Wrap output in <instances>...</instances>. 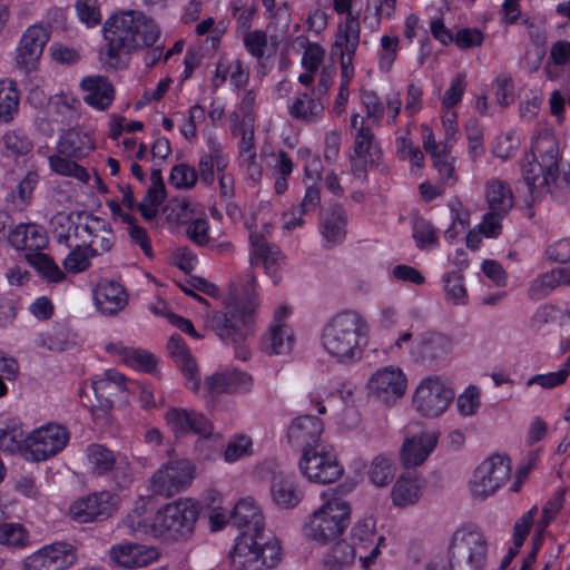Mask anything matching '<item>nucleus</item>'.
<instances>
[{
	"label": "nucleus",
	"instance_id": "f257e3e1",
	"mask_svg": "<svg viewBox=\"0 0 570 570\" xmlns=\"http://www.w3.org/2000/svg\"><path fill=\"white\" fill-rule=\"evenodd\" d=\"M102 31L107 43L100 51V60L115 70L126 68L134 51L154 46L160 35L154 20L136 10L111 16Z\"/></svg>",
	"mask_w": 570,
	"mask_h": 570
},
{
	"label": "nucleus",
	"instance_id": "f03ea898",
	"mask_svg": "<svg viewBox=\"0 0 570 570\" xmlns=\"http://www.w3.org/2000/svg\"><path fill=\"white\" fill-rule=\"evenodd\" d=\"M255 282V276L248 273L244 283H233L225 311L214 313L208 321L222 342L233 346L235 356L243 361L249 357L247 340L253 334V315L258 307Z\"/></svg>",
	"mask_w": 570,
	"mask_h": 570
},
{
	"label": "nucleus",
	"instance_id": "7ed1b4c3",
	"mask_svg": "<svg viewBox=\"0 0 570 570\" xmlns=\"http://www.w3.org/2000/svg\"><path fill=\"white\" fill-rule=\"evenodd\" d=\"M559 147L550 134L539 135L531 148L530 159L522 166V177L533 202L544 193L559 200L570 199V173L559 171Z\"/></svg>",
	"mask_w": 570,
	"mask_h": 570
},
{
	"label": "nucleus",
	"instance_id": "20e7f679",
	"mask_svg": "<svg viewBox=\"0 0 570 570\" xmlns=\"http://www.w3.org/2000/svg\"><path fill=\"white\" fill-rule=\"evenodd\" d=\"M368 325L361 314L344 311L334 315L323 327L321 342L325 352L344 365L363 358Z\"/></svg>",
	"mask_w": 570,
	"mask_h": 570
},
{
	"label": "nucleus",
	"instance_id": "39448f33",
	"mask_svg": "<svg viewBox=\"0 0 570 570\" xmlns=\"http://www.w3.org/2000/svg\"><path fill=\"white\" fill-rule=\"evenodd\" d=\"M239 533L229 553L235 570H265L277 566L282 549L277 538L266 531L254 537Z\"/></svg>",
	"mask_w": 570,
	"mask_h": 570
},
{
	"label": "nucleus",
	"instance_id": "423d86ee",
	"mask_svg": "<svg viewBox=\"0 0 570 570\" xmlns=\"http://www.w3.org/2000/svg\"><path fill=\"white\" fill-rule=\"evenodd\" d=\"M351 509L346 501L333 499L323 504L304 527V534L321 544L338 538L350 523Z\"/></svg>",
	"mask_w": 570,
	"mask_h": 570
},
{
	"label": "nucleus",
	"instance_id": "0eeeda50",
	"mask_svg": "<svg viewBox=\"0 0 570 570\" xmlns=\"http://www.w3.org/2000/svg\"><path fill=\"white\" fill-rule=\"evenodd\" d=\"M488 543L480 531L456 532L449 548L450 570H483Z\"/></svg>",
	"mask_w": 570,
	"mask_h": 570
},
{
	"label": "nucleus",
	"instance_id": "6e6552de",
	"mask_svg": "<svg viewBox=\"0 0 570 570\" xmlns=\"http://www.w3.org/2000/svg\"><path fill=\"white\" fill-rule=\"evenodd\" d=\"M86 455L92 474L110 476L119 489L128 488L132 482V468L125 455L99 443L88 445Z\"/></svg>",
	"mask_w": 570,
	"mask_h": 570
},
{
	"label": "nucleus",
	"instance_id": "1a4fd4ad",
	"mask_svg": "<svg viewBox=\"0 0 570 570\" xmlns=\"http://www.w3.org/2000/svg\"><path fill=\"white\" fill-rule=\"evenodd\" d=\"M510 459L493 454L483 461L474 471L470 481V490L474 498L487 499L492 495L510 478Z\"/></svg>",
	"mask_w": 570,
	"mask_h": 570
},
{
	"label": "nucleus",
	"instance_id": "9d476101",
	"mask_svg": "<svg viewBox=\"0 0 570 570\" xmlns=\"http://www.w3.org/2000/svg\"><path fill=\"white\" fill-rule=\"evenodd\" d=\"M299 469L309 481L321 484L335 482L343 474L336 455L325 445L305 450L299 460Z\"/></svg>",
	"mask_w": 570,
	"mask_h": 570
},
{
	"label": "nucleus",
	"instance_id": "9b49d317",
	"mask_svg": "<svg viewBox=\"0 0 570 570\" xmlns=\"http://www.w3.org/2000/svg\"><path fill=\"white\" fill-rule=\"evenodd\" d=\"M454 396V391L439 376H429L416 387L413 405L421 415L435 417L448 409Z\"/></svg>",
	"mask_w": 570,
	"mask_h": 570
},
{
	"label": "nucleus",
	"instance_id": "f8f14e48",
	"mask_svg": "<svg viewBox=\"0 0 570 570\" xmlns=\"http://www.w3.org/2000/svg\"><path fill=\"white\" fill-rule=\"evenodd\" d=\"M119 505L118 497L109 491L94 492L79 498L69 507L68 513L77 523L102 522L109 519Z\"/></svg>",
	"mask_w": 570,
	"mask_h": 570
},
{
	"label": "nucleus",
	"instance_id": "ddd939ff",
	"mask_svg": "<svg viewBox=\"0 0 570 570\" xmlns=\"http://www.w3.org/2000/svg\"><path fill=\"white\" fill-rule=\"evenodd\" d=\"M70 440L69 430L48 423L29 433V454L32 461H46L60 453Z\"/></svg>",
	"mask_w": 570,
	"mask_h": 570
},
{
	"label": "nucleus",
	"instance_id": "4468645a",
	"mask_svg": "<svg viewBox=\"0 0 570 570\" xmlns=\"http://www.w3.org/2000/svg\"><path fill=\"white\" fill-rule=\"evenodd\" d=\"M77 561L76 548L65 541L42 547L24 560V570H65Z\"/></svg>",
	"mask_w": 570,
	"mask_h": 570
},
{
	"label": "nucleus",
	"instance_id": "2eb2a0df",
	"mask_svg": "<svg viewBox=\"0 0 570 570\" xmlns=\"http://www.w3.org/2000/svg\"><path fill=\"white\" fill-rule=\"evenodd\" d=\"M452 347L450 336L436 331H426L416 338L411 355L417 363L439 365L448 358Z\"/></svg>",
	"mask_w": 570,
	"mask_h": 570
},
{
	"label": "nucleus",
	"instance_id": "dca6fc26",
	"mask_svg": "<svg viewBox=\"0 0 570 570\" xmlns=\"http://www.w3.org/2000/svg\"><path fill=\"white\" fill-rule=\"evenodd\" d=\"M50 33V24H33L24 31L17 50V65L21 70L26 72L36 70Z\"/></svg>",
	"mask_w": 570,
	"mask_h": 570
},
{
	"label": "nucleus",
	"instance_id": "f3484780",
	"mask_svg": "<svg viewBox=\"0 0 570 570\" xmlns=\"http://www.w3.org/2000/svg\"><path fill=\"white\" fill-rule=\"evenodd\" d=\"M406 383V376L401 368L385 366L371 376L367 386L377 400L391 404L405 394Z\"/></svg>",
	"mask_w": 570,
	"mask_h": 570
},
{
	"label": "nucleus",
	"instance_id": "a211bd4d",
	"mask_svg": "<svg viewBox=\"0 0 570 570\" xmlns=\"http://www.w3.org/2000/svg\"><path fill=\"white\" fill-rule=\"evenodd\" d=\"M352 547L357 548L360 561L368 567L380 554V546L384 537L375 534V521L372 518L364 519L354 524L351 532Z\"/></svg>",
	"mask_w": 570,
	"mask_h": 570
},
{
	"label": "nucleus",
	"instance_id": "6ab92c4d",
	"mask_svg": "<svg viewBox=\"0 0 570 570\" xmlns=\"http://www.w3.org/2000/svg\"><path fill=\"white\" fill-rule=\"evenodd\" d=\"M440 433L436 431H422L404 440L401 448V462L406 468H416L425 462L435 449Z\"/></svg>",
	"mask_w": 570,
	"mask_h": 570
},
{
	"label": "nucleus",
	"instance_id": "aec40b11",
	"mask_svg": "<svg viewBox=\"0 0 570 570\" xmlns=\"http://www.w3.org/2000/svg\"><path fill=\"white\" fill-rule=\"evenodd\" d=\"M110 559L120 567L132 569L145 567L159 557L156 548L139 543H120L109 549Z\"/></svg>",
	"mask_w": 570,
	"mask_h": 570
},
{
	"label": "nucleus",
	"instance_id": "412c9836",
	"mask_svg": "<svg viewBox=\"0 0 570 570\" xmlns=\"http://www.w3.org/2000/svg\"><path fill=\"white\" fill-rule=\"evenodd\" d=\"M323 422L313 415L297 416L291 423L287 432L288 442L293 446L302 448L303 452L307 449H314L320 443L323 433Z\"/></svg>",
	"mask_w": 570,
	"mask_h": 570
},
{
	"label": "nucleus",
	"instance_id": "4be33fe9",
	"mask_svg": "<svg viewBox=\"0 0 570 570\" xmlns=\"http://www.w3.org/2000/svg\"><path fill=\"white\" fill-rule=\"evenodd\" d=\"M204 216L200 205L180 198V224L186 225V236L198 246H205L209 243V225Z\"/></svg>",
	"mask_w": 570,
	"mask_h": 570
},
{
	"label": "nucleus",
	"instance_id": "5701e85b",
	"mask_svg": "<svg viewBox=\"0 0 570 570\" xmlns=\"http://www.w3.org/2000/svg\"><path fill=\"white\" fill-rule=\"evenodd\" d=\"M94 301L102 314L115 315L127 305L128 294L121 284L101 279L94 288Z\"/></svg>",
	"mask_w": 570,
	"mask_h": 570
},
{
	"label": "nucleus",
	"instance_id": "b1692460",
	"mask_svg": "<svg viewBox=\"0 0 570 570\" xmlns=\"http://www.w3.org/2000/svg\"><path fill=\"white\" fill-rule=\"evenodd\" d=\"M232 523L240 530V533L249 532L254 537L265 531V521L259 507L253 498L240 499L230 514Z\"/></svg>",
	"mask_w": 570,
	"mask_h": 570
},
{
	"label": "nucleus",
	"instance_id": "393cba45",
	"mask_svg": "<svg viewBox=\"0 0 570 570\" xmlns=\"http://www.w3.org/2000/svg\"><path fill=\"white\" fill-rule=\"evenodd\" d=\"M252 246V265L263 264L267 274L274 277L273 283L278 284L279 277L276 272L283 261L281 249L274 244H269L261 234L253 233L249 236Z\"/></svg>",
	"mask_w": 570,
	"mask_h": 570
},
{
	"label": "nucleus",
	"instance_id": "a878e982",
	"mask_svg": "<svg viewBox=\"0 0 570 570\" xmlns=\"http://www.w3.org/2000/svg\"><path fill=\"white\" fill-rule=\"evenodd\" d=\"M271 495L273 502L278 507L292 509L302 501L304 493L294 476L284 472H276L271 480Z\"/></svg>",
	"mask_w": 570,
	"mask_h": 570
},
{
	"label": "nucleus",
	"instance_id": "bb28decb",
	"mask_svg": "<svg viewBox=\"0 0 570 570\" xmlns=\"http://www.w3.org/2000/svg\"><path fill=\"white\" fill-rule=\"evenodd\" d=\"M205 389L214 393L248 392L252 389V376L240 371H224L205 379Z\"/></svg>",
	"mask_w": 570,
	"mask_h": 570
},
{
	"label": "nucleus",
	"instance_id": "cd10ccee",
	"mask_svg": "<svg viewBox=\"0 0 570 570\" xmlns=\"http://www.w3.org/2000/svg\"><path fill=\"white\" fill-rule=\"evenodd\" d=\"M125 382V375L112 370L106 371L102 379L94 381L91 384L97 402H105L112 406L116 400L128 402Z\"/></svg>",
	"mask_w": 570,
	"mask_h": 570
},
{
	"label": "nucleus",
	"instance_id": "c85d7f7f",
	"mask_svg": "<svg viewBox=\"0 0 570 570\" xmlns=\"http://www.w3.org/2000/svg\"><path fill=\"white\" fill-rule=\"evenodd\" d=\"M320 226L321 233L330 247L342 243L346 236V212L340 205H333L322 210Z\"/></svg>",
	"mask_w": 570,
	"mask_h": 570
},
{
	"label": "nucleus",
	"instance_id": "c756f323",
	"mask_svg": "<svg viewBox=\"0 0 570 570\" xmlns=\"http://www.w3.org/2000/svg\"><path fill=\"white\" fill-rule=\"evenodd\" d=\"M81 89L86 92L83 100L89 106L105 110L115 97L111 82L104 76L86 77L82 79Z\"/></svg>",
	"mask_w": 570,
	"mask_h": 570
},
{
	"label": "nucleus",
	"instance_id": "7c9ffc66",
	"mask_svg": "<svg viewBox=\"0 0 570 570\" xmlns=\"http://www.w3.org/2000/svg\"><path fill=\"white\" fill-rule=\"evenodd\" d=\"M57 149L67 158L80 159L95 149V144L89 135L72 128L61 135Z\"/></svg>",
	"mask_w": 570,
	"mask_h": 570
},
{
	"label": "nucleus",
	"instance_id": "2f4dec72",
	"mask_svg": "<svg viewBox=\"0 0 570 570\" xmlns=\"http://www.w3.org/2000/svg\"><path fill=\"white\" fill-rule=\"evenodd\" d=\"M149 482L154 494L173 498L178 492V462L171 460L163 464Z\"/></svg>",
	"mask_w": 570,
	"mask_h": 570
},
{
	"label": "nucleus",
	"instance_id": "473e14b6",
	"mask_svg": "<svg viewBox=\"0 0 570 570\" xmlns=\"http://www.w3.org/2000/svg\"><path fill=\"white\" fill-rule=\"evenodd\" d=\"M485 199L489 210L505 216L513 207V193L510 185L500 179L487 184Z\"/></svg>",
	"mask_w": 570,
	"mask_h": 570
},
{
	"label": "nucleus",
	"instance_id": "72a5a7b5",
	"mask_svg": "<svg viewBox=\"0 0 570 570\" xmlns=\"http://www.w3.org/2000/svg\"><path fill=\"white\" fill-rule=\"evenodd\" d=\"M560 285H570V269L556 268L541 274L531 283L528 293L533 299H542Z\"/></svg>",
	"mask_w": 570,
	"mask_h": 570
},
{
	"label": "nucleus",
	"instance_id": "f704fd0d",
	"mask_svg": "<svg viewBox=\"0 0 570 570\" xmlns=\"http://www.w3.org/2000/svg\"><path fill=\"white\" fill-rule=\"evenodd\" d=\"M107 350L121 356L122 361L129 366L141 370L146 373H153L157 367V357L146 350L126 347L121 345H109Z\"/></svg>",
	"mask_w": 570,
	"mask_h": 570
},
{
	"label": "nucleus",
	"instance_id": "c9c22d12",
	"mask_svg": "<svg viewBox=\"0 0 570 570\" xmlns=\"http://www.w3.org/2000/svg\"><path fill=\"white\" fill-rule=\"evenodd\" d=\"M293 346V335L285 324H274L263 337L262 350L268 355L289 353Z\"/></svg>",
	"mask_w": 570,
	"mask_h": 570
},
{
	"label": "nucleus",
	"instance_id": "e433bc0d",
	"mask_svg": "<svg viewBox=\"0 0 570 570\" xmlns=\"http://www.w3.org/2000/svg\"><path fill=\"white\" fill-rule=\"evenodd\" d=\"M537 508L533 507L525 512L520 519L517 520L513 528V546L509 548L508 553L502 559L499 570H507L511 564L514 557L519 553L520 548L523 546L525 538L533 524Z\"/></svg>",
	"mask_w": 570,
	"mask_h": 570
},
{
	"label": "nucleus",
	"instance_id": "4c0bfd02",
	"mask_svg": "<svg viewBox=\"0 0 570 570\" xmlns=\"http://www.w3.org/2000/svg\"><path fill=\"white\" fill-rule=\"evenodd\" d=\"M213 430L212 423L204 414L194 410L180 409V431L199 435L198 445H203L212 438H217V435L213 434Z\"/></svg>",
	"mask_w": 570,
	"mask_h": 570
},
{
	"label": "nucleus",
	"instance_id": "58836bf2",
	"mask_svg": "<svg viewBox=\"0 0 570 570\" xmlns=\"http://www.w3.org/2000/svg\"><path fill=\"white\" fill-rule=\"evenodd\" d=\"M0 449L10 453L22 452L30 460L29 434L20 425L7 424L0 428Z\"/></svg>",
	"mask_w": 570,
	"mask_h": 570
},
{
	"label": "nucleus",
	"instance_id": "ea45409f",
	"mask_svg": "<svg viewBox=\"0 0 570 570\" xmlns=\"http://www.w3.org/2000/svg\"><path fill=\"white\" fill-rule=\"evenodd\" d=\"M353 153L356 156H368L370 165L376 166L381 158V149L374 140V132L371 127L361 121L360 128L354 136Z\"/></svg>",
	"mask_w": 570,
	"mask_h": 570
},
{
	"label": "nucleus",
	"instance_id": "a19ab883",
	"mask_svg": "<svg viewBox=\"0 0 570 570\" xmlns=\"http://www.w3.org/2000/svg\"><path fill=\"white\" fill-rule=\"evenodd\" d=\"M178 500H174L159 509L153 522V529L158 537L175 539L178 529Z\"/></svg>",
	"mask_w": 570,
	"mask_h": 570
},
{
	"label": "nucleus",
	"instance_id": "79ce46f5",
	"mask_svg": "<svg viewBox=\"0 0 570 570\" xmlns=\"http://www.w3.org/2000/svg\"><path fill=\"white\" fill-rule=\"evenodd\" d=\"M323 110L324 105L320 99L313 98L309 94L304 92L296 97L288 111L294 119L313 122L321 117Z\"/></svg>",
	"mask_w": 570,
	"mask_h": 570
},
{
	"label": "nucleus",
	"instance_id": "37998d69",
	"mask_svg": "<svg viewBox=\"0 0 570 570\" xmlns=\"http://www.w3.org/2000/svg\"><path fill=\"white\" fill-rule=\"evenodd\" d=\"M357 554V548H353L346 541H338L324 556L323 566L325 570H345L351 567Z\"/></svg>",
	"mask_w": 570,
	"mask_h": 570
},
{
	"label": "nucleus",
	"instance_id": "c03bdc74",
	"mask_svg": "<svg viewBox=\"0 0 570 570\" xmlns=\"http://www.w3.org/2000/svg\"><path fill=\"white\" fill-rule=\"evenodd\" d=\"M203 510L202 503L194 498L180 499V541L189 540Z\"/></svg>",
	"mask_w": 570,
	"mask_h": 570
},
{
	"label": "nucleus",
	"instance_id": "a18cd8bd",
	"mask_svg": "<svg viewBox=\"0 0 570 570\" xmlns=\"http://www.w3.org/2000/svg\"><path fill=\"white\" fill-rule=\"evenodd\" d=\"M27 262L48 282H61L65 273L53 262L52 257L39 250L26 254Z\"/></svg>",
	"mask_w": 570,
	"mask_h": 570
},
{
	"label": "nucleus",
	"instance_id": "49530a36",
	"mask_svg": "<svg viewBox=\"0 0 570 570\" xmlns=\"http://www.w3.org/2000/svg\"><path fill=\"white\" fill-rule=\"evenodd\" d=\"M360 36L361 27L358 16L348 12L345 22L340 23L337 27L335 41L331 48V57H334L336 53L343 50V45L360 42Z\"/></svg>",
	"mask_w": 570,
	"mask_h": 570
},
{
	"label": "nucleus",
	"instance_id": "de8ad7c7",
	"mask_svg": "<svg viewBox=\"0 0 570 570\" xmlns=\"http://www.w3.org/2000/svg\"><path fill=\"white\" fill-rule=\"evenodd\" d=\"M180 374L184 379L186 389L194 393L200 391L202 375L195 357L191 355L189 348L180 343Z\"/></svg>",
	"mask_w": 570,
	"mask_h": 570
},
{
	"label": "nucleus",
	"instance_id": "09e8293b",
	"mask_svg": "<svg viewBox=\"0 0 570 570\" xmlns=\"http://www.w3.org/2000/svg\"><path fill=\"white\" fill-rule=\"evenodd\" d=\"M196 291L210 297H218L219 295V288L200 276L189 275L185 283H180V292L197 299L202 304L208 305V301L198 295Z\"/></svg>",
	"mask_w": 570,
	"mask_h": 570
},
{
	"label": "nucleus",
	"instance_id": "8fccbe9b",
	"mask_svg": "<svg viewBox=\"0 0 570 570\" xmlns=\"http://www.w3.org/2000/svg\"><path fill=\"white\" fill-rule=\"evenodd\" d=\"M19 108V94L12 82L0 81V121L10 122Z\"/></svg>",
	"mask_w": 570,
	"mask_h": 570
},
{
	"label": "nucleus",
	"instance_id": "3c124183",
	"mask_svg": "<svg viewBox=\"0 0 570 570\" xmlns=\"http://www.w3.org/2000/svg\"><path fill=\"white\" fill-rule=\"evenodd\" d=\"M420 498V487L415 480L401 478L392 489V501L397 507H407Z\"/></svg>",
	"mask_w": 570,
	"mask_h": 570
},
{
	"label": "nucleus",
	"instance_id": "603ef678",
	"mask_svg": "<svg viewBox=\"0 0 570 570\" xmlns=\"http://www.w3.org/2000/svg\"><path fill=\"white\" fill-rule=\"evenodd\" d=\"M2 141L7 150V156H24L33 148L32 140L20 129L6 132L2 137Z\"/></svg>",
	"mask_w": 570,
	"mask_h": 570
},
{
	"label": "nucleus",
	"instance_id": "864d4df0",
	"mask_svg": "<svg viewBox=\"0 0 570 570\" xmlns=\"http://www.w3.org/2000/svg\"><path fill=\"white\" fill-rule=\"evenodd\" d=\"M368 475L375 485H387L394 478L393 461L383 454L375 456L371 463Z\"/></svg>",
	"mask_w": 570,
	"mask_h": 570
},
{
	"label": "nucleus",
	"instance_id": "5fc2aeb1",
	"mask_svg": "<svg viewBox=\"0 0 570 570\" xmlns=\"http://www.w3.org/2000/svg\"><path fill=\"white\" fill-rule=\"evenodd\" d=\"M29 532L20 523H0V544L23 548L28 544Z\"/></svg>",
	"mask_w": 570,
	"mask_h": 570
},
{
	"label": "nucleus",
	"instance_id": "6e6d98bb",
	"mask_svg": "<svg viewBox=\"0 0 570 570\" xmlns=\"http://www.w3.org/2000/svg\"><path fill=\"white\" fill-rule=\"evenodd\" d=\"M50 168L62 176L75 177L82 183H88L90 176L87 170L77 163L61 157L60 155H52L49 157Z\"/></svg>",
	"mask_w": 570,
	"mask_h": 570
},
{
	"label": "nucleus",
	"instance_id": "4d7b16f0",
	"mask_svg": "<svg viewBox=\"0 0 570 570\" xmlns=\"http://www.w3.org/2000/svg\"><path fill=\"white\" fill-rule=\"evenodd\" d=\"M238 134L242 135V139L239 142V156L240 158L247 163L248 171L253 176L254 174H259L261 168L256 164V151L254 146V128L244 127L242 131Z\"/></svg>",
	"mask_w": 570,
	"mask_h": 570
},
{
	"label": "nucleus",
	"instance_id": "13d9d810",
	"mask_svg": "<svg viewBox=\"0 0 570 570\" xmlns=\"http://www.w3.org/2000/svg\"><path fill=\"white\" fill-rule=\"evenodd\" d=\"M570 375V356L566 360L559 371L550 372L547 374H537L531 376L527 385L531 386L534 384L540 385L543 389H554L557 386L562 385L568 376Z\"/></svg>",
	"mask_w": 570,
	"mask_h": 570
},
{
	"label": "nucleus",
	"instance_id": "bf43d9fd",
	"mask_svg": "<svg viewBox=\"0 0 570 570\" xmlns=\"http://www.w3.org/2000/svg\"><path fill=\"white\" fill-rule=\"evenodd\" d=\"M150 181L151 185L147 189L145 197L139 204H145L146 206L151 207H159V205L166 199L167 196L160 169H154L151 171Z\"/></svg>",
	"mask_w": 570,
	"mask_h": 570
},
{
	"label": "nucleus",
	"instance_id": "052dcab7",
	"mask_svg": "<svg viewBox=\"0 0 570 570\" xmlns=\"http://www.w3.org/2000/svg\"><path fill=\"white\" fill-rule=\"evenodd\" d=\"M446 299L453 304H464L466 291L463 285V277L459 272H452L443 276Z\"/></svg>",
	"mask_w": 570,
	"mask_h": 570
},
{
	"label": "nucleus",
	"instance_id": "680f3d73",
	"mask_svg": "<svg viewBox=\"0 0 570 570\" xmlns=\"http://www.w3.org/2000/svg\"><path fill=\"white\" fill-rule=\"evenodd\" d=\"M413 237L419 248L423 249L428 245H435L438 237L435 229L430 222L424 218H416L413 223Z\"/></svg>",
	"mask_w": 570,
	"mask_h": 570
},
{
	"label": "nucleus",
	"instance_id": "e2e57ef3",
	"mask_svg": "<svg viewBox=\"0 0 570 570\" xmlns=\"http://www.w3.org/2000/svg\"><path fill=\"white\" fill-rule=\"evenodd\" d=\"M456 406L459 413L463 416L475 414L480 406V390L474 385L469 386L459 395Z\"/></svg>",
	"mask_w": 570,
	"mask_h": 570
},
{
	"label": "nucleus",
	"instance_id": "0e129e2a",
	"mask_svg": "<svg viewBox=\"0 0 570 570\" xmlns=\"http://www.w3.org/2000/svg\"><path fill=\"white\" fill-rule=\"evenodd\" d=\"M76 9L81 22L88 27L98 24L101 20L97 0H78L76 2Z\"/></svg>",
	"mask_w": 570,
	"mask_h": 570
},
{
	"label": "nucleus",
	"instance_id": "69168bd1",
	"mask_svg": "<svg viewBox=\"0 0 570 570\" xmlns=\"http://www.w3.org/2000/svg\"><path fill=\"white\" fill-rule=\"evenodd\" d=\"M466 82L465 75L458 73L456 77L451 81L450 87L444 94L442 106L443 108L450 109L458 105L465 91Z\"/></svg>",
	"mask_w": 570,
	"mask_h": 570
},
{
	"label": "nucleus",
	"instance_id": "338daca9",
	"mask_svg": "<svg viewBox=\"0 0 570 570\" xmlns=\"http://www.w3.org/2000/svg\"><path fill=\"white\" fill-rule=\"evenodd\" d=\"M382 53L380 56V69L382 71H390L392 65L396 58L399 38L383 36L381 38Z\"/></svg>",
	"mask_w": 570,
	"mask_h": 570
},
{
	"label": "nucleus",
	"instance_id": "774afa93",
	"mask_svg": "<svg viewBox=\"0 0 570 570\" xmlns=\"http://www.w3.org/2000/svg\"><path fill=\"white\" fill-rule=\"evenodd\" d=\"M307 45L303 58L302 66L312 72H316L324 59L325 50L318 43H311L307 39H305Z\"/></svg>",
	"mask_w": 570,
	"mask_h": 570
}]
</instances>
